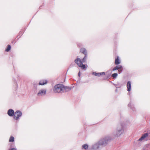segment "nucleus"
I'll list each match as a JSON object with an SVG mask.
<instances>
[{
    "instance_id": "nucleus-1",
    "label": "nucleus",
    "mask_w": 150,
    "mask_h": 150,
    "mask_svg": "<svg viewBox=\"0 0 150 150\" xmlns=\"http://www.w3.org/2000/svg\"><path fill=\"white\" fill-rule=\"evenodd\" d=\"M113 138L112 136L107 135L103 137L98 141L101 147L106 146L113 139Z\"/></svg>"
},
{
    "instance_id": "nucleus-2",
    "label": "nucleus",
    "mask_w": 150,
    "mask_h": 150,
    "mask_svg": "<svg viewBox=\"0 0 150 150\" xmlns=\"http://www.w3.org/2000/svg\"><path fill=\"white\" fill-rule=\"evenodd\" d=\"M124 123H122L118 126L117 129L116 136L119 137L121 134H123L124 131Z\"/></svg>"
},
{
    "instance_id": "nucleus-3",
    "label": "nucleus",
    "mask_w": 150,
    "mask_h": 150,
    "mask_svg": "<svg viewBox=\"0 0 150 150\" xmlns=\"http://www.w3.org/2000/svg\"><path fill=\"white\" fill-rule=\"evenodd\" d=\"M53 91L55 93L64 92L63 91V84H58L56 85L54 87Z\"/></svg>"
},
{
    "instance_id": "nucleus-4",
    "label": "nucleus",
    "mask_w": 150,
    "mask_h": 150,
    "mask_svg": "<svg viewBox=\"0 0 150 150\" xmlns=\"http://www.w3.org/2000/svg\"><path fill=\"white\" fill-rule=\"evenodd\" d=\"M74 62L79 67H81L82 69H86V65L83 64V62H81V60L79 58H77L75 59Z\"/></svg>"
},
{
    "instance_id": "nucleus-5",
    "label": "nucleus",
    "mask_w": 150,
    "mask_h": 150,
    "mask_svg": "<svg viewBox=\"0 0 150 150\" xmlns=\"http://www.w3.org/2000/svg\"><path fill=\"white\" fill-rule=\"evenodd\" d=\"M148 136V134L147 133H145L143 134L142 137L140 138L139 139L137 140L136 141H134V144L135 145L137 146H139L140 145V144L139 143H138L137 144V142H139V141H141L143 139H144L146 137H147Z\"/></svg>"
},
{
    "instance_id": "nucleus-6",
    "label": "nucleus",
    "mask_w": 150,
    "mask_h": 150,
    "mask_svg": "<svg viewBox=\"0 0 150 150\" xmlns=\"http://www.w3.org/2000/svg\"><path fill=\"white\" fill-rule=\"evenodd\" d=\"M22 113L21 111L17 110L15 112L14 118L16 120H18L19 118L22 116Z\"/></svg>"
},
{
    "instance_id": "nucleus-7",
    "label": "nucleus",
    "mask_w": 150,
    "mask_h": 150,
    "mask_svg": "<svg viewBox=\"0 0 150 150\" xmlns=\"http://www.w3.org/2000/svg\"><path fill=\"white\" fill-rule=\"evenodd\" d=\"M47 89H41L37 93V96H44L46 94Z\"/></svg>"
},
{
    "instance_id": "nucleus-8",
    "label": "nucleus",
    "mask_w": 150,
    "mask_h": 150,
    "mask_svg": "<svg viewBox=\"0 0 150 150\" xmlns=\"http://www.w3.org/2000/svg\"><path fill=\"white\" fill-rule=\"evenodd\" d=\"M100 148L102 147L99 143V141L92 146V149L94 150H97Z\"/></svg>"
},
{
    "instance_id": "nucleus-9",
    "label": "nucleus",
    "mask_w": 150,
    "mask_h": 150,
    "mask_svg": "<svg viewBox=\"0 0 150 150\" xmlns=\"http://www.w3.org/2000/svg\"><path fill=\"white\" fill-rule=\"evenodd\" d=\"M15 113V112H14V111L12 109H9L8 111L7 114L10 117L14 116Z\"/></svg>"
},
{
    "instance_id": "nucleus-10",
    "label": "nucleus",
    "mask_w": 150,
    "mask_h": 150,
    "mask_svg": "<svg viewBox=\"0 0 150 150\" xmlns=\"http://www.w3.org/2000/svg\"><path fill=\"white\" fill-rule=\"evenodd\" d=\"M127 90L128 91H130L131 90V83L130 81H128L127 85Z\"/></svg>"
},
{
    "instance_id": "nucleus-11",
    "label": "nucleus",
    "mask_w": 150,
    "mask_h": 150,
    "mask_svg": "<svg viewBox=\"0 0 150 150\" xmlns=\"http://www.w3.org/2000/svg\"><path fill=\"white\" fill-rule=\"evenodd\" d=\"M71 89V88L69 87L63 85V91L64 92V91L65 90V92H67L70 91Z\"/></svg>"
},
{
    "instance_id": "nucleus-12",
    "label": "nucleus",
    "mask_w": 150,
    "mask_h": 150,
    "mask_svg": "<svg viewBox=\"0 0 150 150\" xmlns=\"http://www.w3.org/2000/svg\"><path fill=\"white\" fill-rule=\"evenodd\" d=\"M47 83V81L46 80H40L39 83V85H43L46 84Z\"/></svg>"
},
{
    "instance_id": "nucleus-13",
    "label": "nucleus",
    "mask_w": 150,
    "mask_h": 150,
    "mask_svg": "<svg viewBox=\"0 0 150 150\" xmlns=\"http://www.w3.org/2000/svg\"><path fill=\"white\" fill-rule=\"evenodd\" d=\"M120 63L119 57L117 56L115 60V65H118Z\"/></svg>"
},
{
    "instance_id": "nucleus-14",
    "label": "nucleus",
    "mask_w": 150,
    "mask_h": 150,
    "mask_svg": "<svg viewBox=\"0 0 150 150\" xmlns=\"http://www.w3.org/2000/svg\"><path fill=\"white\" fill-rule=\"evenodd\" d=\"M80 52L83 54L84 55L87 54V51L85 48H81L80 49Z\"/></svg>"
},
{
    "instance_id": "nucleus-15",
    "label": "nucleus",
    "mask_w": 150,
    "mask_h": 150,
    "mask_svg": "<svg viewBox=\"0 0 150 150\" xmlns=\"http://www.w3.org/2000/svg\"><path fill=\"white\" fill-rule=\"evenodd\" d=\"M122 66L121 65H118L112 69V71H114L117 70H119L122 68Z\"/></svg>"
},
{
    "instance_id": "nucleus-16",
    "label": "nucleus",
    "mask_w": 150,
    "mask_h": 150,
    "mask_svg": "<svg viewBox=\"0 0 150 150\" xmlns=\"http://www.w3.org/2000/svg\"><path fill=\"white\" fill-rule=\"evenodd\" d=\"M128 106L133 111H134L135 110V108L134 107V106L133 105H131V102L128 104Z\"/></svg>"
},
{
    "instance_id": "nucleus-17",
    "label": "nucleus",
    "mask_w": 150,
    "mask_h": 150,
    "mask_svg": "<svg viewBox=\"0 0 150 150\" xmlns=\"http://www.w3.org/2000/svg\"><path fill=\"white\" fill-rule=\"evenodd\" d=\"M87 54L85 55L84 57L81 60V62L83 63H85L86 62L87 59Z\"/></svg>"
},
{
    "instance_id": "nucleus-18",
    "label": "nucleus",
    "mask_w": 150,
    "mask_h": 150,
    "mask_svg": "<svg viewBox=\"0 0 150 150\" xmlns=\"http://www.w3.org/2000/svg\"><path fill=\"white\" fill-rule=\"evenodd\" d=\"M14 144H11L10 145V149H9V150H16V149L15 148H12V147H14Z\"/></svg>"
},
{
    "instance_id": "nucleus-19",
    "label": "nucleus",
    "mask_w": 150,
    "mask_h": 150,
    "mask_svg": "<svg viewBox=\"0 0 150 150\" xmlns=\"http://www.w3.org/2000/svg\"><path fill=\"white\" fill-rule=\"evenodd\" d=\"M88 145L87 144H84L82 145V148L83 149H84L86 150L88 149Z\"/></svg>"
},
{
    "instance_id": "nucleus-20",
    "label": "nucleus",
    "mask_w": 150,
    "mask_h": 150,
    "mask_svg": "<svg viewBox=\"0 0 150 150\" xmlns=\"http://www.w3.org/2000/svg\"><path fill=\"white\" fill-rule=\"evenodd\" d=\"M11 49V45H8L7 46V48L6 49V52H9Z\"/></svg>"
},
{
    "instance_id": "nucleus-21",
    "label": "nucleus",
    "mask_w": 150,
    "mask_h": 150,
    "mask_svg": "<svg viewBox=\"0 0 150 150\" xmlns=\"http://www.w3.org/2000/svg\"><path fill=\"white\" fill-rule=\"evenodd\" d=\"M14 141V137L12 136H11L9 139V141L10 142H13Z\"/></svg>"
},
{
    "instance_id": "nucleus-22",
    "label": "nucleus",
    "mask_w": 150,
    "mask_h": 150,
    "mask_svg": "<svg viewBox=\"0 0 150 150\" xmlns=\"http://www.w3.org/2000/svg\"><path fill=\"white\" fill-rule=\"evenodd\" d=\"M117 75H118V74L117 73H115L112 74V76L113 78H115L117 76Z\"/></svg>"
},
{
    "instance_id": "nucleus-23",
    "label": "nucleus",
    "mask_w": 150,
    "mask_h": 150,
    "mask_svg": "<svg viewBox=\"0 0 150 150\" xmlns=\"http://www.w3.org/2000/svg\"><path fill=\"white\" fill-rule=\"evenodd\" d=\"M93 75L96 76H99V73H97L96 72H93L92 73Z\"/></svg>"
},
{
    "instance_id": "nucleus-24",
    "label": "nucleus",
    "mask_w": 150,
    "mask_h": 150,
    "mask_svg": "<svg viewBox=\"0 0 150 150\" xmlns=\"http://www.w3.org/2000/svg\"><path fill=\"white\" fill-rule=\"evenodd\" d=\"M123 69V67H122V68H121L120 69H119V70H118L119 74H121L122 71Z\"/></svg>"
},
{
    "instance_id": "nucleus-25",
    "label": "nucleus",
    "mask_w": 150,
    "mask_h": 150,
    "mask_svg": "<svg viewBox=\"0 0 150 150\" xmlns=\"http://www.w3.org/2000/svg\"><path fill=\"white\" fill-rule=\"evenodd\" d=\"M105 73L104 72H100L99 73V76L102 75H105Z\"/></svg>"
},
{
    "instance_id": "nucleus-26",
    "label": "nucleus",
    "mask_w": 150,
    "mask_h": 150,
    "mask_svg": "<svg viewBox=\"0 0 150 150\" xmlns=\"http://www.w3.org/2000/svg\"><path fill=\"white\" fill-rule=\"evenodd\" d=\"M19 34H21V35H23V33L22 31H21L19 33Z\"/></svg>"
},
{
    "instance_id": "nucleus-27",
    "label": "nucleus",
    "mask_w": 150,
    "mask_h": 150,
    "mask_svg": "<svg viewBox=\"0 0 150 150\" xmlns=\"http://www.w3.org/2000/svg\"><path fill=\"white\" fill-rule=\"evenodd\" d=\"M78 75L79 77L80 76V72L79 71L78 74Z\"/></svg>"
},
{
    "instance_id": "nucleus-28",
    "label": "nucleus",
    "mask_w": 150,
    "mask_h": 150,
    "mask_svg": "<svg viewBox=\"0 0 150 150\" xmlns=\"http://www.w3.org/2000/svg\"><path fill=\"white\" fill-rule=\"evenodd\" d=\"M114 85L117 87V85L115 84H114Z\"/></svg>"
},
{
    "instance_id": "nucleus-29",
    "label": "nucleus",
    "mask_w": 150,
    "mask_h": 150,
    "mask_svg": "<svg viewBox=\"0 0 150 150\" xmlns=\"http://www.w3.org/2000/svg\"><path fill=\"white\" fill-rule=\"evenodd\" d=\"M117 91V89H116V91Z\"/></svg>"
}]
</instances>
